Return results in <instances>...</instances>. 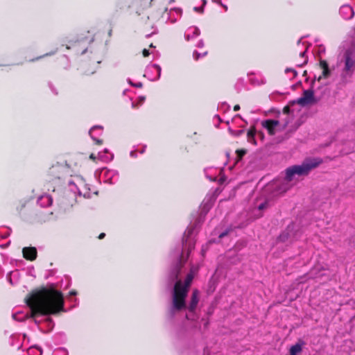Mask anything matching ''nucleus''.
I'll use <instances>...</instances> for the list:
<instances>
[{
    "mask_svg": "<svg viewBox=\"0 0 355 355\" xmlns=\"http://www.w3.org/2000/svg\"><path fill=\"white\" fill-rule=\"evenodd\" d=\"M195 226H189L184 233L182 238V248L181 254L177 252V261L170 274V279L175 282L172 291V302L168 309V315L171 318L183 310H188L186 314L188 320H194V311L199 302V291L194 290L188 306L186 304V297L189 292L190 285L194 275L198 270V267L191 265L189 273L187 274L184 282L181 279L182 274L184 272V265L187 262L189 254L194 249L196 244Z\"/></svg>",
    "mask_w": 355,
    "mask_h": 355,
    "instance_id": "nucleus-1",
    "label": "nucleus"
},
{
    "mask_svg": "<svg viewBox=\"0 0 355 355\" xmlns=\"http://www.w3.org/2000/svg\"><path fill=\"white\" fill-rule=\"evenodd\" d=\"M32 317L55 315L64 309V297L62 293L53 287L42 288L32 293L26 299Z\"/></svg>",
    "mask_w": 355,
    "mask_h": 355,
    "instance_id": "nucleus-2",
    "label": "nucleus"
},
{
    "mask_svg": "<svg viewBox=\"0 0 355 355\" xmlns=\"http://www.w3.org/2000/svg\"><path fill=\"white\" fill-rule=\"evenodd\" d=\"M322 160L318 158L304 160L301 165H293L285 171V178L282 180L275 182L272 186L275 188V193L280 194L286 192L291 187V182L294 180L295 176L306 175L313 168L321 164Z\"/></svg>",
    "mask_w": 355,
    "mask_h": 355,
    "instance_id": "nucleus-3",
    "label": "nucleus"
},
{
    "mask_svg": "<svg viewBox=\"0 0 355 355\" xmlns=\"http://www.w3.org/2000/svg\"><path fill=\"white\" fill-rule=\"evenodd\" d=\"M322 160L318 158L304 160L301 165H293L285 171V178L282 180L275 182L272 186L275 188V193L280 194L286 192L291 187V182L294 180L295 176L306 175L313 168L321 164Z\"/></svg>",
    "mask_w": 355,
    "mask_h": 355,
    "instance_id": "nucleus-4",
    "label": "nucleus"
},
{
    "mask_svg": "<svg viewBox=\"0 0 355 355\" xmlns=\"http://www.w3.org/2000/svg\"><path fill=\"white\" fill-rule=\"evenodd\" d=\"M339 62L343 65L340 78L343 83L350 82L355 72V44H352L339 54Z\"/></svg>",
    "mask_w": 355,
    "mask_h": 355,
    "instance_id": "nucleus-5",
    "label": "nucleus"
},
{
    "mask_svg": "<svg viewBox=\"0 0 355 355\" xmlns=\"http://www.w3.org/2000/svg\"><path fill=\"white\" fill-rule=\"evenodd\" d=\"M68 184L70 190L73 193H76V192H78L79 196L83 195L85 198H89L90 197V194L89 192L87 191L83 193V189H86V187L80 178L76 177L72 180H69L68 181Z\"/></svg>",
    "mask_w": 355,
    "mask_h": 355,
    "instance_id": "nucleus-6",
    "label": "nucleus"
},
{
    "mask_svg": "<svg viewBox=\"0 0 355 355\" xmlns=\"http://www.w3.org/2000/svg\"><path fill=\"white\" fill-rule=\"evenodd\" d=\"M297 103L301 106L311 105L317 103L312 89H307L303 92L302 96L299 98Z\"/></svg>",
    "mask_w": 355,
    "mask_h": 355,
    "instance_id": "nucleus-7",
    "label": "nucleus"
},
{
    "mask_svg": "<svg viewBox=\"0 0 355 355\" xmlns=\"http://www.w3.org/2000/svg\"><path fill=\"white\" fill-rule=\"evenodd\" d=\"M101 176L105 182L111 184L116 183L119 180V173L115 170L107 168L103 169L101 171Z\"/></svg>",
    "mask_w": 355,
    "mask_h": 355,
    "instance_id": "nucleus-8",
    "label": "nucleus"
},
{
    "mask_svg": "<svg viewBox=\"0 0 355 355\" xmlns=\"http://www.w3.org/2000/svg\"><path fill=\"white\" fill-rule=\"evenodd\" d=\"M161 71L160 66L153 64L147 67L145 76H148L151 80H157L160 78Z\"/></svg>",
    "mask_w": 355,
    "mask_h": 355,
    "instance_id": "nucleus-9",
    "label": "nucleus"
},
{
    "mask_svg": "<svg viewBox=\"0 0 355 355\" xmlns=\"http://www.w3.org/2000/svg\"><path fill=\"white\" fill-rule=\"evenodd\" d=\"M261 125L270 135H275L280 127L279 122L272 119L264 120L261 122Z\"/></svg>",
    "mask_w": 355,
    "mask_h": 355,
    "instance_id": "nucleus-10",
    "label": "nucleus"
},
{
    "mask_svg": "<svg viewBox=\"0 0 355 355\" xmlns=\"http://www.w3.org/2000/svg\"><path fill=\"white\" fill-rule=\"evenodd\" d=\"M102 132L103 127L101 125H95L90 129L89 135L97 144H102L103 141L97 138V137L102 135Z\"/></svg>",
    "mask_w": 355,
    "mask_h": 355,
    "instance_id": "nucleus-11",
    "label": "nucleus"
},
{
    "mask_svg": "<svg viewBox=\"0 0 355 355\" xmlns=\"http://www.w3.org/2000/svg\"><path fill=\"white\" fill-rule=\"evenodd\" d=\"M22 252L26 259L33 261L37 257V250L34 247H25L23 248Z\"/></svg>",
    "mask_w": 355,
    "mask_h": 355,
    "instance_id": "nucleus-12",
    "label": "nucleus"
},
{
    "mask_svg": "<svg viewBox=\"0 0 355 355\" xmlns=\"http://www.w3.org/2000/svg\"><path fill=\"white\" fill-rule=\"evenodd\" d=\"M200 34V29L196 26H191L187 29L184 33V38L189 41Z\"/></svg>",
    "mask_w": 355,
    "mask_h": 355,
    "instance_id": "nucleus-13",
    "label": "nucleus"
},
{
    "mask_svg": "<svg viewBox=\"0 0 355 355\" xmlns=\"http://www.w3.org/2000/svg\"><path fill=\"white\" fill-rule=\"evenodd\" d=\"M339 12L340 15L345 19H349L352 18L354 15L353 8L349 5H344L341 6Z\"/></svg>",
    "mask_w": 355,
    "mask_h": 355,
    "instance_id": "nucleus-14",
    "label": "nucleus"
},
{
    "mask_svg": "<svg viewBox=\"0 0 355 355\" xmlns=\"http://www.w3.org/2000/svg\"><path fill=\"white\" fill-rule=\"evenodd\" d=\"M64 169H65V168L63 166L60 165V164L53 166L49 169V175L55 177V178L60 179L61 178L62 173Z\"/></svg>",
    "mask_w": 355,
    "mask_h": 355,
    "instance_id": "nucleus-15",
    "label": "nucleus"
},
{
    "mask_svg": "<svg viewBox=\"0 0 355 355\" xmlns=\"http://www.w3.org/2000/svg\"><path fill=\"white\" fill-rule=\"evenodd\" d=\"M305 345V343L299 340L296 344L291 346L289 350V355H297L302 351L303 346Z\"/></svg>",
    "mask_w": 355,
    "mask_h": 355,
    "instance_id": "nucleus-16",
    "label": "nucleus"
},
{
    "mask_svg": "<svg viewBox=\"0 0 355 355\" xmlns=\"http://www.w3.org/2000/svg\"><path fill=\"white\" fill-rule=\"evenodd\" d=\"M53 200L49 195L44 194L41 196L37 199V203L42 207H49L52 204Z\"/></svg>",
    "mask_w": 355,
    "mask_h": 355,
    "instance_id": "nucleus-17",
    "label": "nucleus"
},
{
    "mask_svg": "<svg viewBox=\"0 0 355 355\" xmlns=\"http://www.w3.org/2000/svg\"><path fill=\"white\" fill-rule=\"evenodd\" d=\"M320 66L321 69H322V75L319 76L318 80H320L322 78H328L330 76L331 71L329 69V65L327 62L325 60H320Z\"/></svg>",
    "mask_w": 355,
    "mask_h": 355,
    "instance_id": "nucleus-18",
    "label": "nucleus"
},
{
    "mask_svg": "<svg viewBox=\"0 0 355 355\" xmlns=\"http://www.w3.org/2000/svg\"><path fill=\"white\" fill-rule=\"evenodd\" d=\"M181 15L182 10L180 8L171 9L168 12V19L171 23H175Z\"/></svg>",
    "mask_w": 355,
    "mask_h": 355,
    "instance_id": "nucleus-19",
    "label": "nucleus"
},
{
    "mask_svg": "<svg viewBox=\"0 0 355 355\" xmlns=\"http://www.w3.org/2000/svg\"><path fill=\"white\" fill-rule=\"evenodd\" d=\"M19 272L17 270L10 272L7 275V279L10 284L14 285L17 283L19 279Z\"/></svg>",
    "mask_w": 355,
    "mask_h": 355,
    "instance_id": "nucleus-20",
    "label": "nucleus"
},
{
    "mask_svg": "<svg viewBox=\"0 0 355 355\" xmlns=\"http://www.w3.org/2000/svg\"><path fill=\"white\" fill-rule=\"evenodd\" d=\"M98 157L101 161L107 162L112 160L114 155L110 153L107 148H105L103 152H100L98 154Z\"/></svg>",
    "mask_w": 355,
    "mask_h": 355,
    "instance_id": "nucleus-21",
    "label": "nucleus"
},
{
    "mask_svg": "<svg viewBox=\"0 0 355 355\" xmlns=\"http://www.w3.org/2000/svg\"><path fill=\"white\" fill-rule=\"evenodd\" d=\"M255 130L254 128H251L249 130L247 134L248 141L250 143H252L254 145L257 144L256 140H255Z\"/></svg>",
    "mask_w": 355,
    "mask_h": 355,
    "instance_id": "nucleus-22",
    "label": "nucleus"
},
{
    "mask_svg": "<svg viewBox=\"0 0 355 355\" xmlns=\"http://www.w3.org/2000/svg\"><path fill=\"white\" fill-rule=\"evenodd\" d=\"M307 49H308V46H306L305 50L300 53V56L303 59V61L302 62H297L296 64V65L297 67H302L303 65L306 64V62L308 61V58L306 56V53Z\"/></svg>",
    "mask_w": 355,
    "mask_h": 355,
    "instance_id": "nucleus-23",
    "label": "nucleus"
},
{
    "mask_svg": "<svg viewBox=\"0 0 355 355\" xmlns=\"http://www.w3.org/2000/svg\"><path fill=\"white\" fill-rule=\"evenodd\" d=\"M290 229H291V227L288 226L286 231L283 232L282 234H280V236L279 237V240L280 241L285 242L286 241H287L288 239V237H289L288 231Z\"/></svg>",
    "mask_w": 355,
    "mask_h": 355,
    "instance_id": "nucleus-24",
    "label": "nucleus"
},
{
    "mask_svg": "<svg viewBox=\"0 0 355 355\" xmlns=\"http://www.w3.org/2000/svg\"><path fill=\"white\" fill-rule=\"evenodd\" d=\"M211 200H208L207 201H205V200H204L203 202V209H202V212L204 214H206L208 210L209 209L210 207H211V202H210Z\"/></svg>",
    "mask_w": 355,
    "mask_h": 355,
    "instance_id": "nucleus-25",
    "label": "nucleus"
},
{
    "mask_svg": "<svg viewBox=\"0 0 355 355\" xmlns=\"http://www.w3.org/2000/svg\"><path fill=\"white\" fill-rule=\"evenodd\" d=\"M207 54V52L205 51L203 53H200L198 51H195L193 53V57L194 60H198L200 58L204 57Z\"/></svg>",
    "mask_w": 355,
    "mask_h": 355,
    "instance_id": "nucleus-26",
    "label": "nucleus"
},
{
    "mask_svg": "<svg viewBox=\"0 0 355 355\" xmlns=\"http://www.w3.org/2000/svg\"><path fill=\"white\" fill-rule=\"evenodd\" d=\"M268 202L265 200L261 203H259V205H257V210L258 211H261L263 209H265L268 207Z\"/></svg>",
    "mask_w": 355,
    "mask_h": 355,
    "instance_id": "nucleus-27",
    "label": "nucleus"
},
{
    "mask_svg": "<svg viewBox=\"0 0 355 355\" xmlns=\"http://www.w3.org/2000/svg\"><path fill=\"white\" fill-rule=\"evenodd\" d=\"M285 73L286 74H288V73H292L291 78H295L297 76V71L295 69H291V68L286 69Z\"/></svg>",
    "mask_w": 355,
    "mask_h": 355,
    "instance_id": "nucleus-28",
    "label": "nucleus"
},
{
    "mask_svg": "<svg viewBox=\"0 0 355 355\" xmlns=\"http://www.w3.org/2000/svg\"><path fill=\"white\" fill-rule=\"evenodd\" d=\"M58 354H60L61 355H67V352L64 349H58L54 352L53 355H58Z\"/></svg>",
    "mask_w": 355,
    "mask_h": 355,
    "instance_id": "nucleus-29",
    "label": "nucleus"
},
{
    "mask_svg": "<svg viewBox=\"0 0 355 355\" xmlns=\"http://www.w3.org/2000/svg\"><path fill=\"white\" fill-rule=\"evenodd\" d=\"M210 243H211V241H209V243H207L206 245H202V249H201V254H202V256H204V255H205V254L206 251H207V249H208V245H209Z\"/></svg>",
    "mask_w": 355,
    "mask_h": 355,
    "instance_id": "nucleus-30",
    "label": "nucleus"
},
{
    "mask_svg": "<svg viewBox=\"0 0 355 355\" xmlns=\"http://www.w3.org/2000/svg\"><path fill=\"white\" fill-rule=\"evenodd\" d=\"M128 83L133 87H142V83H135L134 84L130 79L128 80Z\"/></svg>",
    "mask_w": 355,
    "mask_h": 355,
    "instance_id": "nucleus-31",
    "label": "nucleus"
},
{
    "mask_svg": "<svg viewBox=\"0 0 355 355\" xmlns=\"http://www.w3.org/2000/svg\"><path fill=\"white\" fill-rule=\"evenodd\" d=\"M196 46L198 48H202L204 46V41L202 40H200L198 42Z\"/></svg>",
    "mask_w": 355,
    "mask_h": 355,
    "instance_id": "nucleus-32",
    "label": "nucleus"
},
{
    "mask_svg": "<svg viewBox=\"0 0 355 355\" xmlns=\"http://www.w3.org/2000/svg\"><path fill=\"white\" fill-rule=\"evenodd\" d=\"M203 6L202 7H195L194 8V10L196 11V12H203Z\"/></svg>",
    "mask_w": 355,
    "mask_h": 355,
    "instance_id": "nucleus-33",
    "label": "nucleus"
},
{
    "mask_svg": "<svg viewBox=\"0 0 355 355\" xmlns=\"http://www.w3.org/2000/svg\"><path fill=\"white\" fill-rule=\"evenodd\" d=\"M149 54H150V53H149L148 50H147V49H144L143 50V55H144V57L148 56Z\"/></svg>",
    "mask_w": 355,
    "mask_h": 355,
    "instance_id": "nucleus-34",
    "label": "nucleus"
},
{
    "mask_svg": "<svg viewBox=\"0 0 355 355\" xmlns=\"http://www.w3.org/2000/svg\"><path fill=\"white\" fill-rule=\"evenodd\" d=\"M228 234V231H225V232H223L222 233L220 234L219 235V238H223L225 236H226L227 234Z\"/></svg>",
    "mask_w": 355,
    "mask_h": 355,
    "instance_id": "nucleus-35",
    "label": "nucleus"
},
{
    "mask_svg": "<svg viewBox=\"0 0 355 355\" xmlns=\"http://www.w3.org/2000/svg\"><path fill=\"white\" fill-rule=\"evenodd\" d=\"M12 318L16 320H20L21 319H19L18 317H17V313H15L12 315Z\"/></svg>",
    "mask_w": 355,
    "mask_h": 355,
    "instance_id": "nucleus-36",
    "label": "nucleus"
},
{
    "mask_svg": "<svg viewBox=\"0 0 355 355\" xmlns=\"http://www.w3.org/2000/svg\"><path fill=\"white\" fill-rule=\"evenodd\" d=\"M240 110V106L239 105H236L234 107V111H238Z\"/></svg>",
    "mask_w": 355,
    "mask_h": 355,
    "instance_id": "nucleus-37",
    "label": "nucleus"
},
{
    "mask_svg": "<svg viewBox=\"0 0 355 355\" xmlns=\"http://www.w3.org/2000/svg\"><path fill=\"white\" fill-rule=\"evenodd\" d=\"M89 157H90V159H92V160H94H94L96 159V157L95 156V155H94V154H93V153L90 155Z\"/></svg>",
    "mask_w": 355,
    "mask_h": 355,
    "instance_id": "nucleus-38",
    "label": "nucleus"
},
{
    "mask_svg": "<svg viewBox=\"0 0 355 355\" xmlns=\"http://www.w3.org/2000/svg\"><path fill=\"white\" fill-rule=\"evenodd\" d=\"M105 233H101V234H100V235H99L98 238H99L100 239H103V238L105 237Z\"/></svg>",
    "mask_w": 355,
    "mask_h": 355,
    "instance_id": "nucleus-39",
    "label": "nucleus"
},
{
    "mask_svg": "<svg viewBox=\"0 0 355 355\" xmlns=\"http://www.w3.org/2000/svg\"><path fill=\"white\" fill-rule=\"evenodd\" d=\"M50 86V88L51 89L52 92L55 94H57L58 92L54 90V88L53 87V86L51 85H49Z\"/></svg>",
    "mask_w": 355,
    "mask_h": 355,
    "instance_id": "nucleus-40",
    "label": "nucleus"
},
{
    "mask_svg": "<svg viewBox=\"0 0 355 355\" xmlns=\"http://www.w3.org/2000/svg\"><path fill=\"white\" fill-rule=\"evenodd\" d=\"M130 156H131V157H135V156H136V152H135V151H131V152H130Z\"/></svg>",
    "mask_w": 355,
    "mask_h": 355,
    "instance_id": "nucleus-41",
    "label": "nucleus"
},
{
    "mask_svg": "<svg viewBox=\"0 0 355 355\" xmlns=\"http://www.w3.org/2000/svg\"><path fill=\"white\" fill-rule=\"evenodd\" d=\"M144 101V97H140V103H142Z\"/></svg>",
    "mask_w": 355,
    "mask_h": 355,
    "instance_id": "nucleus-42",
    "label": "nucleus"
},
{
    "mask_svg": "<svg viewBox=\"0 0 355 355\" xmlns=\"http://www.w3.org/2000/svg\"><path fill=\"white\" fill-rule=\"evenodd\" d=\"M70 294H71V295H76V291H71V292L70 293Z\"/></svg>",
    "mask_w": 355,
    "mask_h": 355,
    "instance_id": "nucleus-43",
    "label": "nucleus"
},
{
    "mask_svg": "<svg viewBox=\"0 0 355 355\" xmlns=\"http://www.w3.org/2000/svg\"><path fill=\"white\" fill-rule=\"evenodd\" d=\"M202 1L203 3L202 6H204L206 4L207 1H206V0H202Z\"/></svg>",
    "mask_w": 355,
    "mask_h": 355,
    "instance_id": "nucleus-44",
    "label": "nucleus"
},
{
    "mask_svg": "<svg viewBox=\"0 0 355 355\" xmlns=\"http://www.w3.org/2000/svg\"><path fill=\"white\" fill-rule=\"evenodd\" d=\"M132 107H136V105H135V102H132Z\"/></svg>",
    "mask_w": 355,
    "mask_h": 355,
    "instance_id": "nucleus-45",
    "label": "nucleus"
},
{
    "mask_svg": "<svg viewBox=\"0 0 355 355\" xmlns=\"http://www.w3.org/2000/svg\"><path fill=\"white\" fill-rule=\"evenodd\" d=\"M213 1L216 2V3H220V0H213Z\"/></svg>",
    "mask_w": 355,
    "mask_h": 355,
    "instance_id": "nucleus-46",
    "label": "nucleus"
},
{
    "mask_svg": "<svg viewBox=\"0 0 355 355\" xmlns=\"http://www.w3.org/2000/svg\"><path fill=\"white\" fill-rule=\"evenodd\" d=\"M87 51V49H85L83 52H82V54H85Z\"/></svg>",
    "mask_w": 355,
    "mask_h": 355,
    "instance_id": "nucleus-47",
    "label": "nucleus"
},
{
    "mask_svg": "<svg viewBox=\"0 0 355 355\" xmlns=\"http://www.w3.org/2000/svg\"><path fill=\"white\" fill-rule=\"evenodd\" d=\"M209 179H210V180H216V178H209Z\"/></svg>",
    "mask_w": 355,
    "mask_h": 355,
    "instance_id": "nucleus-48",
    "label": "nucleus"
},
{
    "mask_svg": "<svg viewBox=\"0 0 355 355\" xmlns=\"http://www.w3.org/2000/svg\"><path fill=\"white\" fill-rule=\"evenodd\" d=\"M175 0H170L169 3H172V2H174Z\"/></svg>",
    "mask_w": 355,
    "mask_h": 355,
    "instance_id": "nucleus-49",
    "label": "nucleus"
}]
</instances>
